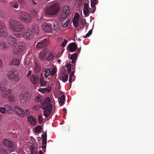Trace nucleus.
<instances>
[{"instance_id": "nucleus-13", "label": "nucleus", "mask_w": 154, "mask_h": 154, "mask_svg": "<svg viewBox=\"0 0 154 154\" xmlns=\"http://www.w3.org/2000/svg\"><path fill=\"white\" fill-rule=\"evenodd\" d=\"M31 82L34 85H36L38 84L39 78L38 76L32 75L30 78Z\"/></svg>"}, {"instance_id": "nucleus-43", "label": "nucleus", "mask_w": 154, "mask_h": 154, "mask_svg": "<svg viewBox=\"0 0 154 154\" xmlns=\"http://www.w3.org/2000/svg\"><path fill=\"white\" fill-rule=\"evenodd\" d=\"M30 13L33 16L35 17L37 15V12L35 10L32 9L30 11Z\"/></svg>"}, {"instance_id": "nucleus-36", "label": "nucleus", "mask_w": 154, "mask_h": 154, "mask_svg": "<svg viewBox=\"0 0 154 154\" xmlns=\"http://www.w3.org/2000/svg\"><path fill=\"white\" fill-rule=\"evenodd\" d=\"M42 141L44 144L47 143V135L46 133L42 135Z\"/></svg>"}, {"instance_id": "nucleus-16", "label": "nucleus", "mask_w": 154, "mask_h": 154, "mask_svg": "<svg viewBox=\"0 0 154 154\" xmlns=\"http://www.w3.org/2000/svg\"><path fill=\"white\" fill-rule=\"evenodd\" d=\"M44 116H49L51 112L52 107H43Z\"/></svg>"}, {"instance_id": "nucleus-32", "label": "nucleus", "mask_w": 154, "mask_h": 154, "mask_svg": "<svg viewBox=\"0 0 154 154\" xmlns=\"http://www.w3.org/2000/svg\"><path fill=\"white\" fill-rule=\"evenodd\" d=\"M54 57V54L52 52H50L48 54V56L46 58V60L47 61H50L52 60Z\"/></svg>"}, {"instance_id": "nucleus-44", "label": "nucleus", "mask_w": 154, "mask_h": 154, "mask_svg": "<svg viewBox=\"0 0 154 154\" xmlns=\"http://www.w3.org/2000/svg\"><path fill=\"white\" fill-rule=\"evenodd\" d=\"M38 116V120L39 121V123L41 124H42L43 122H45V120L44 119L42 116Z\"/></svg>"}, {"instance_id": "nucleus-23", "label": "nucleus", "mask_w": 154, "mask_h": 154, "mask_svg": "<svg viewBox=\"0 0 154 154\" xmlns=\"http://www.w3.org/2000/svg\"><path fill=\"white\" fill-rule=\"evenodd\" d=\"M34 72L36 73L39 72L41 70V66L37 62L35 63V66L34 68Z\"/></svg>"}, {"instance_id": "nucleus-5", "label": "nucleus", "mask_w": 154, "mask_h": 154, "mask_svg": "<svg viewBox=\"0 0 154 154\" xmlns=\"http://www.w3.org/2000/svg\"><path fill=\"white\" fill-rule=\"evenodd\" d=\"M4 145L8 148L10 151L12 152L15 149V146L14 143L11 141L7 139H4L3 140Z\"/></svg>"}, {"instance_id": "nucleus-39", "label": "nucleus", "mask_w": 154, "mask_h": 154, "mask_svg": "<svg viewBox=\"0 0 154 154\" xmlns=\"http://www.w3.org/2000/svg\"><path fill=\"white\" fill-rule=\"evenodd\" d=\"M8 99L9 101L13 102L14 101L15 98L13 95H10L8 97Z\"/></svg>"}, {"instance_id": "nucleus-22", "label": "nucleus", "mask_w": 154, "mask_h": 154, "mask_svg": "<svg viewBox=\"0 0 154 154\" xmlns=\"http://www.w3.org/2000/svg\"><path fill=\"white\" fill-rule=\"evenodd\" d=\"M17 46L20 50H21L22 52L25 49L26 47V44L23 42L18 43Z\"/></svg>"}, {"instance_id": "nucleus-33", "label": "nucleus", "mask_w": 154, "mask_h": 154, "mask_svg": "<svg viewBox=\"0 0 154 154\" xmlns=\"http://www.w3.org/2000/svg\"><path fill=\"white\" fill-rule=\"evenodd\" d=\"M51 91V89L46 88H40L38 90V91L42 94H44L46 92H49Z\"/></svg>"}, {"instance_id": "nucleus-19", "label": "nucleus", "mask_w": 154, "mask_h": 154, "mask_svg": "<svg viewBox=\"0 0 154 154\" xmlns=\"http://www.w3.org/2000/svg\"><path fill=\"white\" fill-rule=\"evenodd\" d=\"M69 50L72 52L75 51L77 48V45L75 43H71L69 44L68 46Z\"/></svg>"}, {"instance_id": "nucleus-34", "label": "nucleus", "mask_w": 154, "mask_h": 154, "mask_svg": "<svg viewBox=\"0 0 154 154\" xmlns=\"http://www.w3.org/2000/svg\"><path fill=\"white\" fill-rule=\"evenodd\" d=\"M32 29L36 34H37L39 32V27L37 25L34 24L32 27Z\"/></svg>"}, {"instance_id": "nucleus-15", "label": "nucleus", "mask_w": 154, "mask_h": 154, "mask_svg": "<svg viewBox=\"0 0 154 154\" xmlns=\"http://www.w3.org/2000/svg\"><path fill=\"white\" fill-rule=\"evenodd\" d=\"M14 112L19 116L24 115L25 112L22 109L17 106H15L14 108Z\"/></svg>"}, {"instance_id": "nucleus-53", "label": "nucleus", "mask_w": 154, "mask_h": 154, "mask_svg": "<svg viewBox=\"0 0 154 154\" xmlns=\"http://www.w3.org/2000/svg\"><path fill=\"white\" fill-rule=\"evenodd\" d=\"M44 143H42V148L44 149H43V152H45V151H46V148L47 143L44 144Z\"/></svg>"}, {"instance_id": "nucleus-58", "label": "nucleus", "mask_w": 154, "mask_h": 154, "mask_svg": "<svg viewBox=\"0 0 154 154\" xmlns=\"http://www.w3.org/2000/svg\"><path fill=\"white\" fill-rule=\"evenodd\" d=\"M26 116L29 115L30 114V111L28 109H26Z\"/></svg>"}, {"instance_id": "nucleus-21", "label": "nucleus", "mask_w": 154, "mask_h": 154, "mask_svg": "<svg viewBox=\"0 0 154 154\" xmlns=\"http://www.w3.org/2000/svg\"><path fill=\"white\" fill-rule=\"evenodd\" d=\"M27 119L29 123L32 125H36V120L34 116H28Z\"/></svg>"}, {"instance_id": "nucleus-10", "label": "nucleus", "mask_w": 154, "mask_h": 154, "mask_svg": "<svg viewBox=\"0 0 154 154\" xmlns=\"http://www.w3.org/2000/svg\"><path fill=\"white\" fill-rule=\"evenodd\" d=\"M8 43L11 46H13L17 42L16 38L12 36L9 35L7 39Z\"/></svg>"}, {"instance_id": "nucleus-7", "label": "nucleus", "mask_w": 154, "mask_h": 154, "mask_svg": "<svg viewBox=\"0 0 154 154\" xmlns=\"http://www.w3.org/2000/svg\"><path fill=\"white\" fill-rule=\"evenodd\" d=\"M48 40L47 38L44 39L40 42H38L36 45L35 47L37 49L45 47L48 45Z\"/></svg>"}, {"instance_id": "nucleus-14", "label": "nucleus", "mask_w": 154, "mask_h": 154, "mask_svg": "<svg viewBox=\"0 0 154 154\" xmlns=\"http://www.w3.org/2000/svg\"><path fill=\"white\" fill-rule=\"evenodd\" d=\"M42 105L43 107H49L50 106L52 107V106L51 104L50 98L49 97L45 98Z\"/></svg>"}, {"instance_id": "nucleus-59", "label": "nucleus", "mask_w": 154, "mask_h": 154, "mask_svg": "<svg viewBox=\"0 0 154 154\" xmlns=\"http://www.w3.org/2000/svg\"><path fill=\"white\" fill-rule=\"evenodd\" d=\"M13 7L15 8H17L18 7V5L17 4H15L13 5Z\"/></svg>"}, {"instance_id": "nucleus-6", "label": "nucleus", "mask_w": 154, "mask_h": 154, "mask_svg": "<svg viewBox=\"0 0 154 154\" xmlns=\"http://www.w3.org/2000/svg\"><path fill=\"white\" fill-rule=\"evenodd\" d=\"M23 37L25 38H28L30 39H32L34 36L32 30L28 28L25 30L23 33Z\"/></svg>"}, {"instance_id": "nucleus-51", "label": "nucleus", "mask_w": 154, "mask_h": 154, "mask_svg": "<svg viewBox=\"0 0 154 154\" xmlns=\"http://www.w3.org/2000/svg\"><path fill=\"white\" fill-rule=\"evenodd\" d=\"M40 107L39 105H34L32 106V109L35 111L37 110Z\"/></svg>"}, {"instance_id": "nucleus-27", "label": "nucleus", "mask_w": 154, "mask_h": 154, "mask_svg": "<svg viewBox=\"0 0 154 154\" xmlns=\"http://www.w3.org/2000/svg\"><path fill=\"white\" fill-rule=\"evenodd\" d=\"M11 94V90L8 89L6 91L3 92L2 94V96L3 98H7Z\"/></svg>"}, {"instance_id": "nucleus-28", "label": "nucleus", "mask_w": 154, "mask_h": 154, "mask_svg": "<svg viewBox=\"0 0 154 154\" xmlns=\"http://www.w3.org/2000/svg\"><path fill=\"white\" fill-rule=\"evenodd\" d=\"M42 72L44 74V76L45 78L51 75V69L49 68H47L45 70H43Z\"/></svg>"}, {"instance_id": "nucleus-25", "label": "nucleus", "mask_w": 154, "mask_h": 154, "mask_svg": "<svg viewBox=\"0 0 154 154\" xmlns=\"http://www.w3.org/2000/svg\"><path fill=\"white\" fill-rule=\"evenodd\" d=\"M8 35L7 31L2 27L0 28V37L5 38Z\"/></svg>"}, {"instance_id": "nucleus-17", "label": "nucleus", "mask_w": 154, "mask_h": 154, "mask_svg": "<svg viewBox=\"0 0 154 154\" xmlns=\"http://www.w3.org/2000/svg\"><path fill=\"white\" fill-rule=\"evenodd\" d=\"M20 62V60L19 59L14 58L10 63V65L11 66H18Z\"/></svg>"}, {"instance_id": "nucleus-62", "label": "nucleus", "mask_w": 154, "mask_h": 154, "mask_svg": "<svg viewBox=\"0 0 154 154\" xmlns=\"http://www.w3.org/2000/svg\"><path fill=\"white\" fill-rule=\"evenodd\" d=\"M72 78L69 77V82L70 84V86L71 85V83L72 82Z\"/></svg>"}, {"instance_id": "nucleus-24", "label": "nucleus", "mask_w": 154, "mask_h": 154, "mask_svg": "<svg viewBox=\"0 0 154 154\" xmlns=\"http://www.w3.org/2000/svg\"><path fill=\"white\" fill-rule=\"evenodd\" d=\"M7 88L6 82L5 81L0 82V91H4Z\"/></svg>"}, {"instance_id": "nucleus-63", "label": "nucleus", "mask_w": 154, "mask_h": 154, "mask_svg": "<svg viewBox=\"0 0 154 154\" xmlns=\"http://www.w3.org/2000/svg\"><path fill=\"white\" fill-rule=\"evenodd\" d=\"M32 1V2L33 3V5H36L37 3H36L34 1L35 0H30Z\"/></svg>"}, {"instance_id": "nucleus-38", "label": "nucleus", "mask_w": 154, "mask_h": 154, "mask_svg": "<svg viewBox=\"0 0 154 154\" xmlns=\"http://www.w3.org/2000/svg\"><path fill=\"white\" fill-rule=\"evenodd\" d=\"M65 100V96L64 95H62L58 99L59 102L60 103L63 104Z\"/></svg>"}, {"instance_id": "nucleus-3", "label": "nucleus", "mask_w": 154, "mask_h": 154, "mask_svg": "<svg viewBox=\"0 0 154 154\" xmlns=\"http://www.w3.org/2000/svg\"><path fill=\"white\" fill-rule=\"evenodd\" d=\"M70 9L68 5H65L63 6L61 8V13L58 17V20L59 21L65 20L69 16L70 12Z\"/></svg>"}, {"instance_id": "nucleus-11", "label": "nucleus", "mask_w": 154, "mask_h": 154, "mask_svg": "<svg viewBox=\"0 0 154 154\" xmlns=\"http://www.w3.org/2000/svg\"><path fill=\"white\" fill-rule=\"evenodd\" d=\"M83 14L85 17H88L89 14L90 12L89 10V5L88 3H85L83 5Z\"/></svg>"}, {"instance_id": "nucleus-31", "label": "nucleus", "mask_w": 154, "mask_h": 154, "mask_svg": "<svg viewBox=\"0 0 154 154\" xmlns=\"http://www.w3.org/2000/svg\"><path fill=\"white\" fill-rule=\"evenodd\" d=\"M39 59L42 60H44L46 57V53L43 51H41L38 55Z\"/></svg>"}, {"instance_id": "nucleus-30", "label": "nucleus", "mask_w": 154, "mask_h": 154, "mask_svg": "<svg viewBox=\"0 0 154 154\" xmlns=\"http://www.w3.org/2000/svg\"><path fill=\"white\" fill-rule=\"evenodd\" d=\"M77 58V54L76 52L72 54L71 57L70 59L72 60L71 62L74 63L75 62Z\"/></svg>"}, {"instance_id": "nucleus-29", "label": "nucleus", "mask_w": 154, "mask_h": 154, "mask_svg": "<svg viewBox=\"0 0 154 154\" xmlns=\"http://www.w3.org/2000/svg\"><path fill=\"white\" fill-rule=\"evenodd\" d=\"M5 107L6 110L8 113H12L13 112V110L10 105L9 104H5L4 106Z\"/></svg>"}, {"instance_id": "nucleus-18", "label": "nucleus", "mask_w": 154, "mask_h": 154, "mask_svg": "<svg viewBox=\"0 0 154 154\" xmlns=\"http://www.w3.org/2000/svg\"><path fill=\"white\" fill-rule=\"evenodd\" d=\"M79 14L77 15H75L74 17L72 22L73 25L75 28L77 27L79 25Z\"/></svg>"}, {"instance_id": "nucleus-55", "label": "nucleus", "mask_w": 154, "mask_h": 154, "mask_svg": "<svg viewBox=\"0 0 154 154\" xmlns=\"http://www.w3.org/2000/svg\"><path fill=\"white\" fill-rule=\"evenodd\" d=\"M15 36L19 38L21 37H23V33L21 34H15Z\"/></svg>"}, {"instance_id": "nucleus-4", "label": "nucleus", "mask_w": 154, "mask_h": 154, "mask_svg": "<svg viewBox=\"0 0 154 154\" xmlns=\"http://www.w3.org/2000/svg\"><path fill=\"white\" fill-rule=\"evenodd\" d=\"M19 17L22 21L29 22L31 20V17L30 14L26 12H22L19 13Z\"/></svg>"}, {"instance_id": "nucleus-1", "label": "nucleus", "mask_w": 154, "mask_h": 154, "mask_svg": "<svg viewBox=\"0 0 154 154\" xmlns=\"http://www.w3.org/2000/svg\"><path fill=\"white\" fill-rule=\"evenodd\" d=\"M9 23V28L12 31L20 32L22 31L24 28V25L22 23L13 19H10Z\"/></svg>"}, {"instance_id": "nucleus-12", "label": "nucleus", "mask_w": 154, "mask_h": 154, "mask_svg": "<svg viewBox=\"0 0 154 154\" xmlns=\"http://www.w3.org/2000/svg\"><path fill=\"white\" fill-rule=\"evenodd\" d=\"M42 29L44 31L47 33H49L51 31V26L47 23H45L42 25Z\"/></svg>"}, {"instance_id": "nucleus-45", "label": "nucleus", "mask_w": 154, "mask_h": 154, "mask_svg": "<svg viewBox=\"0 0 154 154\" xmlns=\"http://www.w3.org/2000/svg\"><path fill=\"white\" fill-rule=\"evenodd\" d=\"M41 129L42 126L40 125H38L35 128V130L36 133H38L40 131Z\"/></svg>"}, {"instance_id": "nucleus-56", "label": "nucleus", "mask_w": 154, "mask_h": 154, "mask_svg": "<svg viewBox=\"0 0 154 154\" xmlns=\"http://www.w3.org/2000/svg\"><path fill=\"white\" fill-rule=\"evenodd\" d=\"M3 66V62L1 59H0V69Z\"/></svg>"}, {"instance_id": "nucleus-60", "label": "nucleus", "mask_w": 154, "mask_h": 154, "mask_svg": "<svg viewBox=\"0 0 154 154\" xmlns=\"http://www.w3.org/2000/svg\"><path fill=\"white\" fill-rule=\"evenodd\" d=\"M30 149L31 150V151L32 152V151H34V147L32 145L30 146Z\"/></svg>"}, {"instance_id": "nucleus-46", "label": "nucleus", "mask_w": 154, "mask_h": 154, "mask_svg": "<svg viewBox=\"0 0 154 154\" xmlns=\"http://www.w3.org/2000/svg\"><path fill=\"white\" fill-rule=\"evenodd\" d=\"M0 152L1 154H7V151L4 148H0Z\"/></svg>"}, {"instance_id": "nucleus-40", "label": "nucleus", "mask_w": 154, "mask_h": 154, "mask_svg": "<svg viewBox=\"0 0 154 154\" xmlns=\"http://www.w3.org/2000/svg\"><path fill=\"white\" fill-rule=\"evenodd\" d=\"M40 84L42 86H45L47 84L46 82L43 80V77H41L40 79Z\"/></svg>"}, {"instance_id": "nucleus-48", "label": "nucleus", "mask_w": 154, "mask_h": 154, "mask_svg": "<svg viewBox=\"0 0 154 154\" xmlns=\"http://www.w3.org/2000/svg\"><path fill=\"white\" fill-rule=\"evenodd\" d=\"M0 112L2 114H5L6 112V109L5 107H1L0 108Z\"/></svg>"}, {"instance_id": "nucleus-20", "label": "nucleus", "mask_w": 154, "mask_h": 154, "mask_svg": "<svg viewBox=\"0 0 154 154\" xmlns=\"http://www.w3.org/2000/svg\"><path fill=\"white\" fill-rule=\"evenodd\" d=\"M59 79L60 80H62L63 82H65L68 80V75L65 72H63L60 75Z\"/></svg>"}, {"instance_id": "nucleus-50", "label": "nucleus", "mask_w": 154, "mask_h": 154, "mask_svg": "<svg viewBox=\"0 0 154 154\" xmlns=\"http://www.w3.org/2000/svg\"><path fill=\"white\" fill-rule=\"evenodd\" d=\"M41 98L42 97L41 96L39 95L38 96L35 97V100L37 102H40L41 100Z\"/></svg>"}, {"instance_id": "nucleus-8", "label": "nucleus", "mask_w": 154, "mask_h": 154, "mask_svg": "<svg viewBox=\"0 0 154 154\" xmlns=\"http://www.w3.org/2000/svg\"><path fill=\"white\" fill-rule=\"evenodd\" d=\"M10 80L12 81L16 82L19 76L18 74L12 71H10L8 73Z\"/></svg>"}, {"instance_id": "nucleus-26", "label": "nucleus", "mask_w": 154, "mask_h": 154, "mask_svg": "<svg viewBox=\"0 0 154 154\" xmlns=\"http://www.w3.org/2000/svg\"><path fill=\"white\" fill-rule=\"evenodd\" d=\"M22 51L19 48L16 46L14 47L13 49V54L16 55H19L22 53Z\"/></svg>"}, {"instance_id": "nucleus-54", "label": "nucleus", "mask_w": 154, "mask_h": 154, "mask_svg": "<svg viewBox=\"0 0 154 154\" xmlns=\"http://www.w3.org/2000/svg\"><path fill=\"white\" fill-rule=\"evenodd\" d=\"M67 41L66 39H64V42H63L61 44V46L63 47H64L66 45V44H67Z\"/></svg>"}, {"instance_id": "nucleus-57", "label": "nucleus", "mask_w": 154, "mask_h": 154, "mask_svg": "<svg viewBox=\"0 0 154 154\" xmlns=\"http://www.w3.org/2000/svg\"><path fill=\"white\" fill-rule=\"evenodd\" d=\"M62 25V26L63 28L66 27L67 26H68V25L66 23V22H65Z\"/></svg>"}, {"instance_id": "nucleus-49", "label": "nucleus", "mask_w": 154, "mask_h": 154, "mask_svg": "<svg viewBox=\"0 0 154 154\" xmlns=\"http://www.w3.org/2000/svg\"><path fill=\"white\" fill-rule=\"evenodd\" d=\"M92 29L90 30L86 35L84 36V38H86L89 37L91 34L92 33Z\"/></svg>"}, {"instance_id": "nucleus-64", "label": "nucleus", "mask_w": 154, "mask_h": 154, "mask_svg": "<svg viewBox=\"0 0 154 154\" xmlns=\"http://www.w3.org/2000/svg\"><path fill=\"white\" fill-rule=\"evenodd\" d=\"M70 21V20H68L66 21L65 22H66L68 25Z\"/></svg>"}, {"instance_id": "nucleus-2", "label": "nucleus", "mask_w": 154, "mask_h": 154, "mask_svg": "<svg viewBox=\"0 0 154 154\" xmlns=\"http://www.w3.org/2000/svg\"><path fill=\"white\" fill-rule=\"evenodd\" d=\"M60 4L56 3H54L47 7L45 10V14L50 16H54L57 14L60 11Z\"/></svg>"}, {"instance_id": "nucleus-52", "label": "nucleus", "mask_w": 154, "mask_h": 154, "mask_svg": "<svg viewBox=\"0 0 154 154\" xmlns=\"http://www.w3.org/2000/svg\"><path fill=\"white\" fill-rule=\"evenodd\" d=\"M91 8H90V11L91 13H94L96 9V6L94 7H91Z\"/></svg>"}, {"instance_id": "nucleus-42", "label": "nucleus", "mask_w": 154, "mask_h": 154, "mask_svg": "<svg viewBox=\"0 0 154 154\" xmlns=\"http://www.w3.org/2000/svg\"><path fill=\"white\" fill-rule=\"evenodd\" d=\"M57 68L55 66H54L52 69L51 70V76L53 75L57 72Z\"/></svg>"}, {"instance_id": "nucleus-47", "label": "nucleus", "mask_w": 154, "mask_h": 154, "mask_svg": "<svg viewBox=\"0 0 154 154\" xmlns=\"http://www.w3.org/2000/svg\"><path fill=\"white\" fill-rule=\"evenodd\" d=\"M66 66L68 69V73H70L71 72V64L69 63H68L66 65Z\"/></svg>"}, {"instance_id": "nucleus-41", "label": "nucleus", "mask_w": 154, "mask_h": 154, "mask_svg": "<svg viewBox=\"0 0 154 154\" xmlns=\"http://www.w3.org/2000/svg\"><path fill=\"white\" fill-rule=\"evenodd\" d=\"M98 3L97 0H91V6L94 7Z\"/></svg>"}, {"instance_id": "nucleus-9", "label": "nucleus", "mask_w": 154, "mask_h": 154, "mask_svg": "<svg viewBox=\"0 0 154 154\" xmlns=\"http://www.w3.org/2000/svg\"><path fill=\"white\" fill-rule=\"evenodd\" d=\"M19 99L20 101L23 103H26L29 100V98L26 96V94L23 92L21 93L19 95Z\"/></svg>"}, {"instance_id": "nucleus-35", "label": "nucleus", "mask_w": 154, "mask_h": 154, "mask_svg": "<svg viewBox=\"0 0 154 154\" xmlns=\"http://www.w3.org/2000/svg\"><path fill=\"white\" fill-rule=\"evenodd\" d=\"M53 29L55 32H57L59 30V27L57 22H54L53 23Z\"/></svg>"}, {"instance_id": "nucleus-37", "label": "nucleus", "mask_w": 154, "mask_h": 154, "mask_svg": "<svg viewBox=\"0 0 154 154\" xmlns=\"http://www.w3.org/2000/svg\"><path fill=\"white\" fill-rule=\"evenodd\" d=\"M6 43L5 42H0V48L4 50L6 49Z\"/></svg>"}, {"instance_id": "nucleus-61", "label": "nucleus", "mask_w": 154, "mask_h": 154, "mask_svg": "<svg viewBox=\"0 0 154 154\" xmlns=\"http://www.w3.org/2000/svg\"><path fill=\"white\" fill-rule=\"evenodd\" d=\"M31 73L32 71L31 70H29L28 71V73L26 74V76H27V77H28L29 75H30L31 74Z\"/></svg>"}]
</instances>
